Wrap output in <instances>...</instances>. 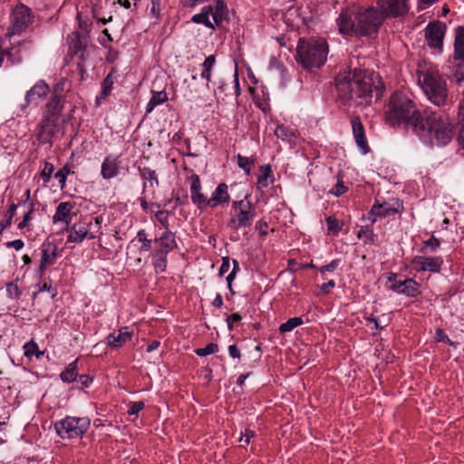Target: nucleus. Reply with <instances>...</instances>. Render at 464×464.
I'll return each mask as SVG.
<instances>
[{
  "label": "nucleus",
  "mask_w": 464,
  "mask_h": 464,
  "mask_svg": "<svg viewBox=\"0 0 464 464\" xmlns=\"http://www.w3.org/2000/svg\"><path fill=\"white\" fill-rule=\"evenodd\" d=\"M418 84L427 99L438 107L447 105L449 90L446 80L436 67H427L417 72Z\"/></svg>",
  "instance_id": "nucleus-5"
},
{
  "label": "nucleus",
  "mask_w": 464,
  "mask_h": 464,
  "mask_svg": "<svg viewBox=\"0 0 464 464\" xmlns=\"http://www.w3.org/2000/svg\"><path fill=\"white\" fill-rule=\"evenodd\" d=\"M325 222L328 235L337 236L343 227V223L334 216L327 217Z\"/></svg>",
  "instance_id": "nucleus-39"
},
{
  "label": "nucleus",
  "mask_w": 464,
  "mask_h": 464,
  "mask_svg": "<svg viewBox=\"0 0 464 464\" xmlns=\"http://www.w3.org/2000/svg\"><path fill=\"white\" fill-rule=\"evenodd\" d=\"M382 22L383 15L374 7H347L336 19L340 34L361 36L376 33Z\"/></svg>",
  "instance_id": "nucleus-3"
},
{
  "label": "nucleus",
  "mask_w": 464,
  "mask_h": 464,
  "mask_svg": "<svg viewBox=\"0 0 464 464\" xmlns=\"http://www.w3.org/2000/svg\"><path fill=\"white\" fill-rule=\"evenodd\" d=\"M217 87L214 91L216 96H228L233 95V92H228V90H231V87L225 82L223 80H219L218 82H216Z\"/></svg>",
  "instance_id": "nucleus-50"
},
{
  "label": "nucleus",
  "mask_w": 464,
  "mask_h": 464,
  "mask_svg": "<svg viewBox=\"0 0 464 464\" xmlns=\"http://www.w3.org/2000/svg\"><path fill=\"white\" fill-rule=\"evenodd\" d=\"M353 137L357 147L362 154H367L370 151V147L365 136L364 127L359 117H353L351 119Z\"/></svg>",
  "instance_id": "nucleus-22"
},
{
  "label": "nucleus",
  "mask_w": 464,
  "mask_h": 464,
  "mask_svg": "<svg viewBox=\"0 0 464 464\" xmlns=\"http://www.w3.org/2000/svg\"><path fill=\"white\" fill-rule=\"evenodd\" d=\"M302 317H292L279 326V332L285 334L303 324Z\"/></svg>",
  "instance_id": "nucleus-41"
},
{
  "label": "nucleus",
  "mask_w": 464,
  "mask_h": 464,
  "mask_svg": "<svg viewBox=\"0 0 464 464\" xmlns=\"http://www.w3.org/2000/svg\"><path fill=\"white\" fill-rule=\"evenodd\" d=\"M23 350L24 356L29 359H31L33 356H35L39 359L44 355V352L39 350L38 344L34 340L25 343L23 346Z\"/></svg>",
  "instance_id": "nucleus-37"
},
{
  "label": "nucleus",
  "mask_w": 464,
  "mask_h": 464,
  "mask_svg": "<svg viewBox=\"0 0 464 464\" xmlns=\"http://www.w3.org/2000/svg\"><path fill=\"white\" fill-rule=\"evenodd\" d=\"M114 84V81L112 78V74L109 73L102 82V91L100 94L96 97V103L100 104L102 101L105 100L108 95L111 93L112 87Z\"/></svg>",
  "instance_id": "nucleus-32"
},
{
  "label": "nucleus",
  "mask_w": 464,
  "mask_h": 464,
  "mask_svg": "<svg viewBox=\"0 0 464 464\" xmlns=\"http://www.w3.org/2000/svg\"><path fill=\"white\" fill-rule=\"evenodd\" d=\"M230 217L227 227L234 231L250 228L256 218V208L251 201V194L246 193L243 198L231 203Z\"/></svg>",
  "instance_id": "nucleus-7"
},
{
  "label": "nucleus",
  "mask_w": 464,
  "mask_h": 464,
  "mask_svg": "<svg viewBox=\"0 0 464 464\" xmlns=\"http://www.w3.org/2000/svg\"><path fill=\"white\" fill-rule=\"evenodd\" d=\"M6 247L10 248L13 247L16 251L21 250L24 246V243L22 239H15L13 241H8L5 243Z\"/></svg>",
  "instance_id": "nucleus-63"
},
{
  "label": "nucleus",
  "mask_w": 464,
  "mask_h": 464,
  "mask_svg": "<svg viewBox=\"0 0 464 464\" xmlns=\"http://www.w3.org/2000/svg\"><path fill=\"white\" fill-rule=\"evenodd\" d=\"M166 254L154 251L152 253V265L155 273L160 274L166 271L168 259Z\"/></svg>",
  "instance_id": "nucleus-33"
},
{
  "label": "nucleus",
  "mask_w": 464,
  "mask_h": 464,
  "mask_svg": "<svg viewBox=\"0 0 464 464\" xmlns=\"http://www.w3.org/2000/svg\"><path fill=\"white\" fill-rule=\"evenodd\" d=\"M268 224L266 220L260 219L256 224V229L259 232L261 236L267 235Z\"/></svg>",
  "instance_id": "nucleus-62"
},
{
  "label": "nucleus",
  "mask_w": 464,
  "mask_h": 464,
  "mask_svg": "<svg viewBox=\"0 0 464 464\" xmlns=\"http://www.w3.org/2000/svg\"><path fill=\"white\" fill-rule=\"evenodd\" d=\"M275 135L284 140L290 142L295 137L294 133L285 125H277L275 130Z\"/></svg>",
  "instance_id": "nucleus-43"
},
{
  "label": "nucleus",
  "mask_w": 464,
  "mask_h": 464,
  "mask_svg": "<svg viewBox=\"0 0 464 464\" xmlns=\"http://www.w3.org/2000/svg\"><path fill=\"white\" fill-rule=\"evenodd\" d=\"M218 352V345L215 343H210L203 348H198L195 351L196 354L200 357L208 356Z\"/></svg>",
  "instance_id": "nucleus-49"
},
{
  "label": "nucleus",
  "mask_w": 464,
  "mask_h": 464,
  "mask_svg": "<svg viewBox=\"0 0 464 464\" xmlns=\"http://www.w3.org/2000/svg\"><path fill=\"white\" fill-rule=\"evenodd\" d=\"M238 269H239L238 263L234 260V267H233L232 271L227 275V276L226 278L227 283V288L229 289V291L232 294H234L233 289H232V281L235 279L236 274H237V270H238Z\"/></svg>",
  "instance_id": "nucleus-60"
},
{
  "label": "nucleus",
  "mask_w": 464,
  "mask_h": 464,
  "mask_svg": "<svg viewBox=\"0 0 464 464\" xmlns=\"http://www.w3.org/2000/svg\"><path fill=\"white\" fill-rule=\"evenodd\" d=\"M440 246V241L439 238L435 237L434 236H431V237L426 241L423 242V252H435Z\"/></svg>",
  "instance_id": "nucleus-48"
},
{
  "label": "nucleus",
  "mask_w": 464,
  "mask_h": 464,
  "mask_svg": "<svg viewBox=\"0 0 464 464\" xmlns=\"http://www.w3.org/2000/svg\"><path fill=\"white\" fill-rule=\"evenodd\" d=\"M401 205L396 202V206L389 202L383 204H374L369 213V219L372 223H375L377 218H387L399 213Z\"/></svg>",
  "instance_id": "nucleus-23"
},
{
  "label": "nucleus",
  "mask_w": 464,
  "mask_h": 464,
  "mask_svg": "<svg viewBox=\"0 0 464 464\" xmlns=\"http://www.w3.org/2000/svg\"><path fill=\"white\" fill-rule=\"evenodd\" d=\"M83 49H84V46L82 44L78 35H76L74 38L72 39L70 45H69V52L71 54H72V55L80 54V56L82 57L83 56Z\"/></svg>",
  "instance_id": "nucleus-45"
},
{
  "label": "nucleus",
  "mask_w": 464,
  "mask_h": 464,
  "mask_svg": "<svg viewBox=\"0 0 464 464\" xmlns=\"http://www.w3.org/2000/svg\"><path fill=\"white\" fill-rule=\"evenodd\" d=\"M272 168L269 164L260 167V175L257 177V185L259 188H267L274 183Z\"/></svg>",
  "instance_id": "nucleus-30"
},
{
  "label": "nucleus",
  "mask_w": 464,
  "mask_h": 464,
  "mask_svg": "<svg viewBox=\"0 0 464 464\" xmlns=\"http://www.w3.org/2000/svg\"><path fill=\"white\" fill-rule=\"evenodd\" d=\"M454 59L464 60V27L459 26L455 32Z\"/></svg>",
  "instance_id": "nucleus-28"
},
{
  "label": "nucleus",
  "mask_w": 464,
  "mask_h": 464,
  "mask_svg": "<svg viewBox=\"0 0 464 464\" xmlns=\"http://www.w3.org/2000/svg\"><path fill=\"white\" fill-rule=\"evenodd\" d=\"M102 218H87L66 227L68 231L66 243L80 244L85 238L94 239L102 235Z\"/></svg>",
  "instance_id": "nucleus-8"
},
{
  "label": "nucleus",
  "mask_w": 464,
  "mask_h": 464,
  "mask_svg": "<svg viewBox=\"0 0 464 464\" xmlns=\"http://www.w3.org/2000/svg\"><path fill=\"white\" fill-rule=\"evenodd\" d=\"M160 0H150V6L149 7L150 15L153 18H160Z\"/></svg>",
  "instance_id": "nucleus-55"
},
{
  "label": "nucleus",
  "mask_w": 464,
  "mask_h": 464,
  "mask_svg": "<svg viewBox=\"0 0 464 464\" xmlns=\"http://www.w3.org/2000/svg\"><path fill=\"white\" fill-rule=\"evenodd\" d=\"M339 264H340V260L334 259V260L331 261L329 264L319 267L318 271L323 276V279H324V274L326 272H334L338 267Z\"/></svg>",
  "instance_id": "nucleus-57"
},
{
  "label": "nucleus",
  "mask_w": 464,
  "mask_h": 464,
  "mask_svg": "<svg viewBox=\"0 0 464 464\" xmlns=\"http://www.w3.org/2000/svg\"><path fill=\"white\" fill-rule=\"evenodd\" d=\"M136 239L141 243V246L140 247V252H147L151 248L152 242L147 237L145 229H140L138 231Z\"/></svg>",
  "instance_id": "nucleus-46"
},
{
  "label": "nucleus",
  "mask_w": 464,
  "mask_h": 464,
  "mask_svg": "<svg viewBox=\"0 0 464 464\" xmlns=\"http://www.w3.org/2000/svg\"><path fill=\"white\" fill-rule=\"evenodd\" d=\"M156 252L168 255L177 247L176 237L171 230L163 231L160 237L154 239Z\"/></svg>",
  "instance_id": "nucleus-24"
},
{
  "label": "nucleus",
  "mask_w": 464,
  "mask_h": 464,
  "mask_svg": "<svg viewBox=\"0 0 464 464\" xmlns=\"http://www.w3.org/2000/svg\"><path fill=\"white\" fill-rule=\"evenodd\" d=\"M446 25L441 22L430 23L425 28V39L430 48L441 50Z\"/></svg>",
  "instance_id": "nucleus-16"
},
{
  "label": "nucleus",
  "mask_w": 464,
  "mask_h": 464,
  "mask_svg": "<svg viewBox=\"0 0 464 464\" xmlns=\"http://www.w3.org/2000/svg\"><path fill=\"white\" fill-rule=\"evenodd\" d=\"M150 211L154 213L155 218L159 223L164 228V231L170 230L169 229V212L168 210H154L150 208Z\"/></svg>",
  "instance_id": "nucleus-40"
},
{
  "label": "nucleus",
  "mask_w": 464,
  "mask_h": 464,
  "mask_svg": "<svg viewBox=\"0 0 464 464\" xmlns=\"http://www.w3.org/2000/svg\"><path fill=\"white\" fill-rule=\"evenodd\" d=\"M5 291H6L7 296L11 299H16L21 295V292H20L17 285L14 284V283L6 284Z\"/></svg>",
  "instance_id": "nucleus-56"
},
{
  "label": "nucleus",
  "mask_w": 464,
  "mask_h": 464,
  "mask_svg": "<svg viewBox=\"0 0 464 464\" xmlns=\"http://www.w3.org/2000/svg\"><path fill=\"white\" fill-rule=\"evenodd\" d=\"M210 12H212L211 5L204 6L201 9L200 13L196 14L191 17V21L195 24H204L208 28L214 29L215 28L214 24L209 19Z\"/></svg>",
  "instance_id": "nucleus-29"
},
{
  "label": "nucleus",
  "mask_w": 464,
  "mask_h": 464,
  "mask_svg": "<svg viewBox=\"0 0 464 464\" xmlns=\"http://www.w3.org/2000/svg\"><path fill=\"white\" fill-rule=\"evenodd\" d=\"M383 85L381 78L374 72L354 69L353 75L337 79L336 89L338 96L345 102H358L369 103L374 96L379 99L382 95Z\"/></svg>",
  "instance_id": "nucleus-1"
},
{
  "label": "nucleus",
  "mask_w": 464,
  "mask_h": 464,
  "mask_svg": "<svg viewBox=\"0 0 464 464\" xmlns=\"http://www.w3.org/2000/svg\"><path fill=\"white\" fill-rule=\"evenodd\" d=\"M459 63L453 66V77L458 82L464 81V60H458Z\"/></svg>",
  "instance_id": "nucleus-51"
},
{
  "label": "nucleus",
  "mask_w": 464,
  "mask_h": 464,
  "mask_svg": "<svg viewBox=\"0 0 464 464\" xmlns=\"http://www.w3.org/2000/svg\"><path fill=\"white\" fill-rule=\"evenodd\" d=\"M121 157L114 154L107 155L101 165V176L103 179L109 180L116 178L121 173Z\"/></svg>",
  "instance_id": "nucleus-18"
},
{
  "label": "nucleus",
  "mask_w": 464,
  "mask_h": 464,
  "mask_svg": "<svg viewBox=\"0 0 464 464\" xmlns=\"http://www.w3.org/2000/svg\"><path fill=\"white\" fill-rule=\"evenodd\" d=\"M357 237L362 239L365 244L374 243L375 234L373 233V230L368 226L362 227L358 231Z\"/></svg>",
  "instance_id": "nucleus-44"
},
{
  "label": "nucleus",
  "mask_w": 464,
  "mask_h": 464,
  "mask_svg": "<svg viewBox=\"0 0 464 464\" xmlns=\"http://www.w3.org/2000/svg\"><path fill=\"white\" fill-rule=\"evenodd\" d=\"M380 14L386 16H402L409 11L408 0H378Z\"/></svg>",
  "instance_id": "nucleus-17"
},
{
  "label": "nucleus",
  "mask_w": 464,
  "mask_h": 464,
  "mask_svg": "<svg viewBox=\"0 0 464 464\" xmlns=\"http://www.w3.org/2000/svg\"><path fill=\"white\" fill-rule=\"evenodd\" d=\"M65 82V79H61L53 86V93L43 108L41 116L42 119L59 123L63 111V103L62 102V92L63 91Z\"/></svg>",
  "instance_id": "nucleus-11"
},
{
  "label": "nucleus",
  "mask_w": 464,
  "mask_h": 464,
  "mask_svg": "<svg viewBox=\"0 0 464 464\" xmlns=\"http://www.w3.org/2000/svg\"><path fill=\"white\" fill-rule=\"evenodd\" d=\"M255 437V432L250 429H245V430L241 433V436L239 438V442L242 444L243 447L247 446L252 438Z\"/></svg>",
  "instance_id": "nucleus-58"
},
{
  "label": "nucleus",
  "mask_w": 464,
  "mask_h": 464,
  "mask_svg": "<svg viewBox=\"0 0 464 464\" xmlns=\"http://www.w3.org/2000/svg\"><path fill=\"white\" fill-rule=\"evenodd\" d=\"M53 169H54V168L52 163L47 162V161L44 162V169H42V171L40 173V176L44 184L49 183V181L51 180Z\"/></svg>",
  "instance_id": "nucleus-52"
},
{
  "label": "nucleus",
  "mask_w": 464,
  "mask_h": 464,
  "mask_svg": "<svg viewBox=\"0 0 464 464\" xmlns=\"http://www.w3.org/2000/svg\"><path fill=\"white\" fill-rule=\"evenodd\" d=\"M455 131V123L448 113L426 108L412 132L427 145L442 147L452 140Z\"/></svg>",
  "instance_id": "nucleus-2"
},
{
  "label": "nucleus",
  "mask_w": 464,
  "mask_h": 464,
  "mask_svg": "<svg viewBox=\"0 0 464 464\" xmlns=\"http://www.w3.org/2000/svg\"><path fill=\"white\" fill-rule=\"evenodd\" d=\"M348 188L344 185L343 180V175L341 172L337 175V183L336 185L330 190V193L339 197L344 194L347 191Z\"/></svg>",
  "instance_id": "nucleus-47"
},
{
  "label": "nucleus",
  "mask_w": 464,
  "mask_h": 464,
  "mask_svg": "<svg viewBox=\"0 0 464 464\" xmlns=\"http://www.w3.org/2000/svg\"><path fill=\"white\" fill-rule=\"evenodd\" d=\"M231 201L228 186L225 182L219 183L212 191L208 199V208L214 209L218 206L227 205Z\"/></svg>",
  "instance_id": "nucleus-21"
},
{
  "label": "nucleus",
  "mask_w": 464,
  "mask_h": 464,
  "mask_svg": "<svg viewBox=\"0 0 464 464\" xmlns=\"http://www.w3.org/2000/svg\"><path fill=\"white\" fill-rule=\"evenodd\" d=\"M78 377V360L69 363L68 366L60 374V378L63 382L71 383Z\"/></svg>",
  "instance_id": "nucleus-31"
},
{
  "label": "nucleus",
  "mask_w": 464,
  "mask_h": 464,
  "mask_svg": "<svg viewBox=\"0 0 464 464\" xmlns=\"http://www.w3.org/2000/svg\"><path fill=\"white\" fill-rule=\"evenodd\" d=\"M237 162L240 169H242L247 175L250 174L252 167L255 164V159L242 156L240 154L237 155Z\"/></svg>",
  "instance_id": "nucleus-42"
},
{
  "label": "nucleus",
  "mask_w": 464,
  "mask_h": 464,
  "mask_svg": "<svg viewBox=\"0 0 464 464\" xmlns=\"http://www.w3.org/2000/svg\"><path fill=\"white\" fill-rule=\"evenodd\" d=\"M70 174V168L68 166H64L60 169L55 174L54 178L58 180L61 188H63L66 183L67 176Z\"/></svg>",
  "instance_id": "nucleus-53"
},
{
  "label": "nucleus",
  "mask_w": 464,
  "mask_h": 464,
  "mask_svg": "<svg viewBox=\"0 0 464 464\" xmlns=\"http://www.w3.org/2000/svg\"><path fill=\"white\" fill-rule=\"evenodd\" d=\"M50 92V86L44 80H39L35 84L28 90L24 96L25 103L22 105V110L34 105L38 106Z\"/></svg>",
  "instance_id": "nucleus-15"
},
{
  "label": "nucleus",
  "mask_w": 464,
  "mask_h": 464,
  "mask_svg": "<svg viewBox=\"0 0 464 464\" xmlns=\"http://www.w3.org/2000/svg\"><path fill=\"white\" fill-rule=\"evenodd\" d=\"M73 209L72 203L69 201L61 202L58 204L55 209V213L53 216V222L54 224L63 222L65 227H68L72 222V211Z\"/></svg>",
  "instance_id": "nucleus-26"
},
{
  "label": "nucleus",
  "mask_w": 464,
  "mask_h": 464,
  "mask_svg": "<svg viewBox=\"0 0 464 464\" xmlns=\"http://www.w3.org/2000/svg\"><path fill=\"white\" fill-rule=\"evenodd\" d=\"M422 116L411 96L404 92H396L391 97L385 111V121L392 126L401 124L413 131L414 124Z\"/></svg>",
  "instance_id": "nucleus-4"
},
{
  "label": "nucleus",
  "mask_w": 464,
  "mask_h": 464,
  "mask_svg": "<svg viewBox=\"0 0 464 464\" xmlns=\"http://www.w3.org/2000/svg\"><path fill=\"white\" fill-rule=\"evenodd\" d=\"M189 173L186 182L189 187L191 202L198 210H205L208 208V197L204 191L199 176L192 169L189 170Z\"/></svg>",
  "instance_id": "nucleus-12"
},
{
  "label": "nucleus",
  "mask_w": 464,
  "mask_h": 464,
  "mask_svg": "<svg viewBox=\"0 0 464 464\" xmlns=\"http://www.w3.org/2000/svg\"><path fill=\"white\" fill-rule=\"evenodd\" d=\"M58 246L51 241H44L40 246V260L36 269L39 277H43L48 266L53 265L58 257Z\"/></svg>",
  "instance_id": "nucleus-14"
},
{
  "label": "nucleus",
  "mask_w": 464,
  "mask_h": 464,
  "mask_svg": "<svg viewBox=\"0 0 464 464\" xmlns=\"http://www.w3.org/2000/svg\"><path fill=\"white\" fill-rule=\"evenodd\" d=\"M444 260L442 256H417L412 259V265L419 271L440 273Z\"/></svg>",
  "instance_id": "nucleus-19"
},
{
  "label": "nucleus",
  "mask_w": 464,
  "mask_h": 464,
  "mask_svg": "<svg viewBox=\"0 0 464 464\" xmlns=\"http://www.w3.org/2000/svg\"><path fill=\"white\" fill-rule=\"evenodd\" d=\"M33 21L34 16L31 9L24 4H18L12 11L10 25L5 34V37L11 39L14 35L21 34L28 28Z\"/></svg>",
  "instance_id": "nucleus-10"
},
{
  "label": "nucleus",
  "mask_w": 464,
  "mask_h": 464,
  "mask_svg": "<svg viewBox=\"0 0 464 464\" xmlns=\"http://www.w3.org/2000/svg\"><path fill=\"white\" fill-rule=\"evenodd\" d=\"M58 123L42 119L36 126L35 138L41 144H52V140L56 132Z\"/></svg>",
  "instance_id": "nucleus-20"
},
{
  "label": "nucleus",
  "mask_w": 464,
  "mask_h": 464,
  "mask_svg": "<svg viewBox=\"0 0 464 464\" xmlns=\"http://www.w3.org/2000/svg\"><path fill=\"white\" fill-rule=\"evenodd\" d=\"M335 286V282L334 280H329L326 283L322 284L319 288L321 292L324 295L329 294L332 289Z\"/></svg>",
  "instance_id": "nucleus-64"
},
{
  "label": "nucleus",
  "mask_w": 464,
  "mask_h": 464,
  "mask_svg": "<svg viewBox=\"0 0 464 464\" xmlns=\"http://www.w3.org/2000/svg\"><path fill=\"white\" fill-rule=\"evenodd\" d=\"M145 408L144 401H134L130 403V408L128 410V414L130 415H138L140 411Z\"/></svg>",
  "instance_id": "nucleus-59"
},
{
  "label": "nucleus",
  "mask_w": 464,
  "mask_h": 464,
  "mask_svg": "<svg viewBox=\"0 0 464 464\" xmlns=\"http://www.w3.org/2000/svg\"><path fill=\"white\" fill-rule=\"evenodd\" d=\"M90 426L88 417L66 416L54 423V430L62 440H73L82 438Z\"/></svg>",
  "instance_id": "nucleus-9"
},
{
  "label": "nucleus",
  "mask_w": 464,
  "mask_h": 464,
  "mask_svg": "<svg viewBox=\"0 0 464 464\" xmlns=\"http://www.w3.org/2000/svg\"><path fill=\"white\" fill-rule=\"evenodd\" d=\"M395 273L387 275L388 282L392 283L390 289L396 294L404 295L409 297H416L420 294V285L412 278L398 280Z\"/></svg>",
  "instance_id": "nucleus-13"
},
{
  "label": "nucleus",
  "mask_w": 464,
  "mask_h": 464,
  "mask_svg": "<svg viewBox=\"0 0 464 464\" xmlns=\"http://www.w3.org/2000/svg\"><path fill=\"white\" fill-rule=\"evenodd\" d=\"M34 214V208L31 206L30 209L24 215L23 219L18 223L17 227L24 229L29 226L30 221L33 219Z\"/></svg>",
  "instance_id": "nucleus-54"
},
{
  "label": "nucleus",
  "mask_w": 464,
  "mask_h": 464,
  "mask_svg": "<svg viewBox=\"0 0 464 464\" xmlns=\"http://www.w3.org/2000/svg\"><path fill=\"white\" fill-rule=\"evenodd\" d=\"M216 63V56L211 54L208 56L202 63L201 78L205 79L208 82L211 81V72Z\"/></svg>",
  "instance_id": "nucleus-36"
},
{
  "label": "nucleus",
  "mask_w": 464,
  "mask_h": 464,
  "mask_svg": "<svg viewBox=\"0 0 464 464\" xmlns=\"http://www.w3.org/2000/svg\"><path fill=\"white\" fill-rule=\"evenodd\" d=\"M225 5L223 4L222 1L219 0L217 1L215 8L212 7V12H210V15L213 19L214 26L218 25L222 22L225 14Z\"/></svg>",
  "instance_id": "nucleus-38"
},
{
  "label": "nucleus",
  "mask_w": 464,
  "mask_h": 464,
  "mask_svg": "<svg viewBox=\"0 0 464 464\" xmlns=\"http://www.w3.org/2000/svg\"><path fill=\"white\" fill-rule=\"evenodd\" d=\"M298 62L305 70L320 68L324 64L328 55V44L324 38H301L297 48Z\"/></svg>",
  "instance_id": "nucleus-6"
},
{
  "label": "nucleus",
  "mask_w": 464,
  "mask_h": 464,
  "mask_svg": "<svg viewBox=\"0 0 464 464\" xmlns=\"http://www.w3.org/2000/svg\"><path fill=\"white\" fill-rule=\"evenodd\" d=\"M167 100L168 95L165 91L152 92V96L146 106V112H151L156 106L164 103Z\"/></svg>",
  "instance_id": "nucleus-34"
},
{
  "label": "nucleus",
  "mask_w": 464,
  "mask_h": 464,
  "mask_svg": "<svg viewBox=\"0 0 464 464\" xmlns=\"http://www.w3.org/2000/svg\"><path fill=\"white\" fill-rule=\"evenodd\" d=\"M18 205L15 203H12L7 211L5 213V216L3 219L0 221V234L3 233V231L11 227L13 222V218L14 217L16 210H17Z\"/></svg>",
  "instance_id": "nucleus-35"
},
{
  "label": "nucleus",
  "mask_w": 464,
  "mask_h": 464,
  "mask_svg": "<svg viewBox=\"0 0 464 464\" xmlns=\"http://www.w3.org/2000/svg\"><path fill=\"white\" fill-rule=\"evenodd\" d=\"M231 90L233 91V95L236 97H238L241 93L240 91V85H239V80H238V73L237 71H235L234 73V79H233V86L231 87Z\"/></svg>",
  "instance_id": "nucleus-61"
},
{
  "label": "nucleus",
  "mask_w": 464,
  "mask_h": 464,
  "mask_svg": "<svg viewBox=\"0 0 464 464\" xmlns=\"http://www.w3.org/2000/svg\"><path fill=\"white\" fill-rule=\"evenodd\" d=\"M133 332L129 327L121 328L118 332H112L107 336V343L111 348H120L132 338Z\"/></svg>",
  "instance_id": "nucleus-25"
},
{
  "label": "nucleus",
  "mask_w": 464,
  "mask_h": 464,
  "mask_svg": "<svg viewBox=\"0 0 464 464\" xmlns=\"http://www.w3.org/2000/svg\"><path fill=\"white\" fill-rule=\"evenodd\" d=\"M140 178L144 180L143 189L147 187L151 188L159 186V179L156 171L149 167H139Z\"/></svg>",
  "instance_id": "nucleus-27"
}]
</instances>
